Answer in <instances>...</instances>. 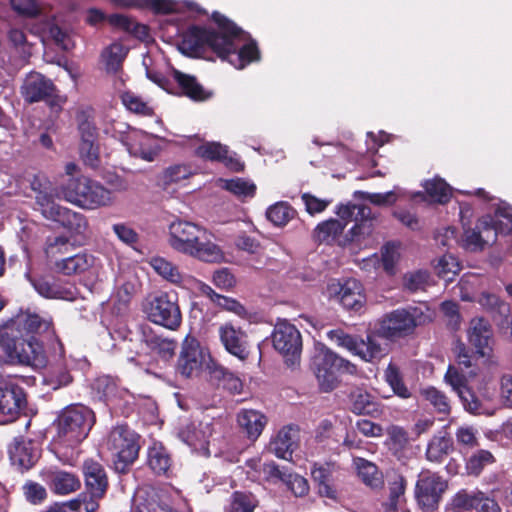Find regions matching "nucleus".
<instances>
[{
	"label": "nucleus",
	"mask_w": 512,
	"mask_h": 512,
	"mask_svg": "<svg viewBox=\"0 0 512 512\" xmlns=\"http://www.w3.org/2000/svg\"><path fill=\"white\" fill-rule=\"evenodd\" d=\"M23 494L25 499L34 505H39L43 503L47 498V490L46 488L34 481H27L23 487Z\"/></svg>",
	"instance_id": "obj_56"
},
{
	"label": "nucleus",
	"mask_w": 512,
	"mask_h": 512,
	"mask_svg": "<svg viewBox=\"0 0 512 512\" xmlns=\"http://www.w3.org/2000/svg\"><path fill=\"white\" fill-rule=\"evenodd\" d=\"M141 9H150L155 14L168 15L178 11V5L173 0H142Z\"/></svg>",
	"instance_id": "obj_58"
},
{
	"label": "nucleus",
	"mask_w": 512,
	"mask_h": 512,
	"mask_svg": "<svg viewBox=\"0 0 512 512\" xmlns=\"http://www.w3.org/2000/svg\"><path fill=\"white\" fill-rule=\"evenodd\" d=\"M55 92L56 86L52 80L37 72L30 73L21 87V94L28 103L45 101L52 106Z\"/></svg>",
	"instance_id": "obj_18"
},
{
	"label": "nucleus",
	"mask_w": 512,
	"mask_h": 512,
	"mask_svg": "<svg viewBox=\"0 0 512 512\" xmlns=\"http://www.w3.org/2000/svg\"><path fill=\"white\" fill-rule=\"evenodd\" d=\"M172 76L180 89L179 95L185 96L194 102H204L213 95L211 91L206 90L198 81L197 77L184 73L178 69L172 70ZM172 94H175L174 92Z\"/></svg>",
	"instance_id": "obj_25"
},
{
	"label": "nucleus",
	"mask_w": 512,
	"mask_h": 512,
	"mask_svg": "<svg viewBox=\"0 0 512 512\" xmlns=\"http://www.w3.org/2000/svg\"><path fill=\"white\" fill-rule=\"evenodd\" d=\"M94 413L83 405L67 407L57 420V435L54 439L61 459L72 461L76 456L75 447L88 435L94 424Z\"/></svg>",
	"instance_id": "obj_6"
},
{
	"label": "nucleus",
	"mask_w": 512,
	"mask_h": 512,
	"mask_svg": "<svg viewBox=\"0 0 512 512\" xmlns=\"http://www.w3.org/2000/svg\"><path fill=\"white\" fill-rule=\"evenodd\" d=\"M426 400L440 413L447 414L450 410V405L447 397L438 391L434 386H431L424 391Z\"/></svg>",
	"instance_id": "obj_60"
},
{
	"label": "nucleus",
	"mask_w": 512,
	"mask_h": 512,
	"mask_svg": "<svg viewBox=\"0 0 512 512\" xmlns=\"http://www.w3.org/2000/svg\"><path fill=\"white\" fill-rule=\"evenodd\" d=\"M257 506L258 500L253 494L236 491L225 506V512H254Z\"/></svg>",
	"instance_id": "obj_43"
},
{
	"label": "nucleus",
	"mask_w": 512,
	"mask_h": 512,
	"mask_svg": "<svg viewBox=\"0 0 512 512\" xmlns=\"http://www.w3.org/2000/svg\"><path fill=\"white\" fill-rule=\"evenodd\" d=\"M168 243L175 251L204 262L217 263L224 258L221 248L207 239L206 229L190 221L171 222Z\"/></svg>",
	"instance_id": "obj_5"
},
{
	"label": "nucleus",
	"mask_w": 512,
	"mask_h": 512,
	"mask_svg": "<svg viewBox=\"0 0 512 512\" xmlns=\"http://www.w3.org/2000/svg\"><path fill=\"white\" fill-rule=\"evenodd\" d=\"M211 19L217 29L191 25L182 33L179 50L184 55L199 58L211 50L220 59H227L236 51L235 39L244 36V30L218 11Z\"/></svg>",
	"instance_id": "obj_3"
},
{
	"label": "nucleus",
	"mask_w": 512,
	"mask_h": 512,
	"mask_svg": "<svg viewBox=\"0 0 512 512\" xmlns=\"http://www.w3.org/2000/svg\"><path fill=\"white\" fill-rule=\"evenodd\" d=\"M453 442L445 435H435L428 443L426 458L430 462L440 463L452 451Z\"/></svg>",
	"instance_id": "obj_41"
},
{
	"label": "nucleus",
	"mask_w": 512,
	"mask_h": 512,
	"mask_svg": "<svg viewBox=\"0 0 512 512\" xmlns=\"http://www.w3.org/2000/svg\"><path fill=\"white\" fill-rule=\"evenodd\" d=\"M73 248L66 236L49 237L46 241L45 253L48 258H56L58 255L67 254Z\"/></svg>",
	"instance_id": "obj_54"
},
{
	"label": "nucleus",
	"mask_w": 512,
	"mask_h": 512,
	"mask_svg": "<svg viewBox=\"0 0 512 512\" xmlns=\"http://www.w3.org/2000/svg\"><path fill=\"white\" fill-rule=\"evenodd\" d=\"M75 120L80 136V157L86 166L92 169H98L101 159L98 143V128L95 122V110L90 106L80 108L76 112Z\"/></svg>",
	"instance_id": "obj_8"
},
{
	"label": "nucleus",
	"mask_w": 512,
	"mask_h": 512,
	"mask_svg": "<svg viewBox=\"0 0 512 512\" xmlns=\"http://www.w3.org/2000/svg\"><path fill=\"white\" fill-rule=\"evenodd\" d=\"M149 321L175 331L182 324V313L177 296L161 292L152 297L144 307Z\"/></svg>",
	"instance_id": "obj_11"
},
{
	"label": "nucleus",
	"mask_w": 512,
	"mask_h": 512,
	"mask_svg": "<svg viewBox=\"0 0 512 512\" xmlns=\"http://www.w3.org/2000/svg\"><path fill=\"white\" fill-rule=\"evenodd\" d=\"M211 299L223 309L232 312L243 319H246L248 317V312L246 308L238 300L234 298H230L213 292V296H211Z\"/></svg>",
	"instance_id": "obj_55"
},
{
	"label": "nucleus",
	"mask_w": 512,
	"mask_h": 512,
	"mask_svg": "<svg viewBox=\"0 0 512 512\" xmlns=\"http://www.w3.org/2000/svg\"><path fill=\"white\" fill-rule=\"evenodd\" d=\"M460 397L466 410L480 414L485 411L484 404L493 401L497 386H452Z\"/></svg>",
	"instance_id": "obj_19"
},
{
	"label": "nucleus",
	"mask_w": 512,
	"mask_h": 512,
	"mask_svg": "<svg viewBox=\"0 0 512 512\" xmlns=\"http://www.w3.org/2000/svg\"><path fill=\"white\" fill-rule=\"evenodd\" d=\"M48 484L57 495H68L81 487L80 479L75 474L63 470L49 472Z\"/></svg>",
	"instance_id": "obj_34"
},
{
	"label": "nucleus",
	"mask_w": 512,
	"mask_h": 512,
	"mask_svg": "<svg viewBox=\"0 0 512 512\" xmlns=\"http://www.w3.org/2000/svg\"><path fill=\"white\" fill-rule=\"evenodd\" d=\"M236 51L231 53L226 60L237 69H243L246 65L259 61L261 53L257 42L250 34L244 31V36L235 39Z\"/></svg>",
	"instance_id": "obj_24"
},
{
	"label": "nucleus",
	"mask_w": 512,
	"mask_h": 512,
	"mask_svg": "<svg viewBox=\"0 0 512 512\" xmlns=\"http://www.w3.org/2000/svg\"><path fill=\"white\" fill-rule=\"evenodd\" d=\"M311 475L313 480L318 485V492L321 496L327 497V498H335L336 492L333 489V487L330 485V473L328 469L322 467V466H314V468L311 471Z\"/></svg>",
	"instance_id": "obj_52"
},
{
	"label": "nucleus",
	"mask_w": 512,
	"mask_h": 512,
	"mask_svg": "<svg viewBox=\"0 0 512 512\" xmlns=\"http://www.w3.org/2000/svg\"><path fill=\"white\" fill-rule=\"evenodd\" d=\"M423 187L432 202L446 204L451 199V188L442 178L426 180Z\"/></svg>",
	"instance_id": "obj_42"
},
{
	"label": "nucleus",
	"mask_w": 512,
	"mask_h": 512,
	"mask_svg": "<svg viewBox=\"0 0 512 512\" xmlns=\"http://www.w3.org/2000/svg\"><path fill=\"white\" fill-rule=\"evenodd\" d=\"M82 470L86 491L96 497H104L108 488V478L102 464L93 459H87L83 463Z\"/></svg>",
	"instance_id": "obj_26"
},
{
	"label": "nucleus",
	"mask_w": 512,
	"mask_h": 512,
	"mask_svg": "<svg viewBox=\"0 0 512 512\" xmlns=\"http://www.w3.org/2000/svg\"><path fill=\"white\" fill-rule=\"evenodd\" d=\"M446 488L447 483L441 476L429 471L422 472L415 490L419 505L430 510L436 508Z\"/></svg>",
	"instance_id": "obj_15"
},
{
	"label": "nucleus",
	"mask_w": 512,
	"mask_h": 512,
	"mask_svg": "<svg viewBox=\"0 0 512 512\" xmlns=\"http://www.w3.org/2000/svg\"><path fill=\"white\" fill-rule=\"evenodd\" d=\"M296 214L295 209L287 202H278L266 211L267 219L275 226H285Z\"/></svg>",
	"instance_id": "obj_44"
},
{
	"label": "nucleus",
	"mask_w": 512,
	"mask_h": 512,
	"mask_svg": "<svg viewBox=\"0 0 512 512\" xmlns=\"http://www.w3.org/2000/svg\"><path fill=\"white\" fill-rule=\"evenodd\" d=\"M505 219H494L491 216L483 217L479 220L475 229L465 228L461 238L462 246L471 251L482 250L487 242L482 233H492V240L495 241L497 234H509L512 232V213L501 214Z\"/></svg>",
	"instance_id": "obj_13"
},
{
	"label": "nucleus",
	"mask_w": 512,
	"mask_h": 512,
	"mask_svg": "<svg viewBox=\"0 0 512 512\" xmlns=\"http://www.w3.org/2000/svg\"><path fill=\"white\" fill-rule=\"evenodd\" d=\"M328 291L346 310L357 312L366 302L363 286L355 278H349L342 283H332L328 286Z\"/></svg>",
	"instance_id": "obj_16"
},
{
	"label": "nucleus",
	"mask_w": 512,
	"mask_h": 512,
	"mask_svg": "<svg viewBox=\"0 0 512 512\" xmlns=\"http://www.w3.org/2000/svg\"><path fill=\"white\" fill-rule=\"evenodd\" d=\"M190 167L183 164L170 166L163 172V182L165 185L177 183L191 176Z\"/></svg>",
	"instance_id": "obj_59"
},
{
	"label": "nucleus",
	"mask_w": 512,
	"mask_h": 512,
	"mask_svg": "<svg viewBox=\"0 0 512 512\" xmlns=\"http://www.w3.org/2000/svg\"><path fill=\"white\" fill-rule=\"evenodd\" d=\"M283 482L296 497L306 496L309 492L308 481L298 474L288 473Z\"/></svg>",
	"instance_id": "obj_61"
},
{
	"label": "nucleus",
	"mask_w": 512,
	"mask_h": 512,
	"mask_svg": "<svg viewBox=\"0 0 512 512\" xmlns=\"http://www.w3.org/2000/svg\"><path fill=\"white\" fill-rule=\"evenodd\" d=\"M353 463L363 483L374 489L382 487L383 476L374 463L363 458H354Z\"/></svg>",
	"instance_id": "obj_36"
},
{
	"label": "nucleus",
	"mask_w": 512,
	"mask_h": 512,
	"mask_svg": "<svg viewBox=\"0 0 512 512\" xmlns=\"http://www.w3.org/2000/svg\"><path fill=\"white\" fill-rule=\"evenodd\" d=\"M11 6L15 12L27 18H35L41 13L37 0H11Z\"/></svg>",
	"instance_id": "obj_63"
},
{
	"label": "nucleus",
	"mask_w": 512,
	"mask_h": 512,
	"mask_svg": "<svg viewBox=\"0 0 512 512\" xmlns=\"http://www.w3.org/2000/svg\"><path fill=\"white\" fill-rule=\"evenodd\" d=\"M237 423L246 437L255 441L265 428L267 417L257 410L242 409L237 414Z\"/></svg>",
	"instance_id": "obj_30"
},
{
	"label": "nucleus",
	"mask_w": 512,
	"mask_h": 512,
	"mask_svg": "<svg viewBox=\"0 0 512 512\" xmlns=\"http://www.w3.org/2000/svg\"><path fill=\"white\" fill-rule=\"evenodd\" d=\"M12 463L23 469H30L39 458V449L31 440L17 437L9 446Z\"/></svg>",
	"instance_id": "obj_27"
},
{
	"label": "nucleus",
	"mask_w": 512,
	"mask_h": 512,
	"mask_svg": "<svg viewBox=\"0 0 512 512\" xmlns=\"http://www.w3.org/2000/svg\"><path fill=\"white\" fill-rule=\"evenodd\" d=\"M461 267L457 259L451 254H445L439 258L435 270L437 275L445 281H453Z\"/></svg>",
	"instance_id": "obj_51"
},
{
	"label": "nucleus",
	"mask_w": 512,
	"mask_h": 512,
	"mask_svg": "<svg viewBox=\"0 0 512 512\" xmlns=\"http://www.w3.org/2000/svg\"><path fill=\"white\" fill-rule=\"evenodd\" d=\"M224 189L240 198H252L256 193V185L243 178L225 180Z\"/></svg>",
	"instance_id": "obj_49"
},
{
	"label": "nucleus",
	"mask_w": 512,
	"mask_h": 512,
	"mask_svg": "<svg viewBox=\"0 0 512 512\" xmlns=\"http://www.w3.org/2000/svg\"><path fill=\"white\" fill-rule=\"evenodd\" d=\"M52 321L35 313L17 315L0 322V348L12 364L44 368L47 357L37 335L48 333Z\"/></svg>",
	"instance_id": "obj_1"
},
{
	"label": "nucleus",
	"mask_w": 512,
	"mask_h": 512,
	"mask_svg": "<svg viewBox=\"0 0 512 512\" xmlns=\"http://www.w3.org/2000/svg\"><path fill=\"white\" fill-rule=\"evenodd\" d=\"M135 512H176L171 506L169 494L156 487L137 489L134 496Z\"/></svg>",
	"instance_id": "obj_17"
},
{
	"label": "nucleus",
	"mask_w": 512,
	"mask_h": 512,
	"mask_svg": "<svg viewBox=\"0 0 512 512\" xmlns=\"http://www.w3.org/2000/svg\"><path fill=\"white\" fill-rule=\"evenodd\" d=\"M115 470L125 473L138 457L139 444L136 434L126 425L114 427L107 441Z\"/></svg>",
	"instance_id": "obj_9"
},
{
	"label": "nucleus",
	"mask_w": 512,
	"mask_h": 512,
	"mask_svg": "<svg viewBox=\"0 0 512 512\" xmlns=\"http://www.w3.org/2000/svg\"><path fill=\"white\" fill-rule=\"evenodd\" d=\"M345 227L346 223H342L337 219H329L317 225L315 229L316 238L320 242H329L342 234Z\"/></svg>",
	"instance_id": "obj_47"
},
{
	"label": "nucleus",
	"mask_w": 512,
	"mask_h": 512,
	"mask_svg": "<svg viewBox=\"0 0 512 512\" xmlns=\"http://www.w3.org/2000/svg\"><path fill=\"white\" fill-rule=\"evenodd\" d=\"M476 375L477 367L472 364V356L469 354L465 344L459 342L457 345V366L449 365L445 374L446 384H468Z\"/></svg>",
	"instance_id": "obj_20"
},
{
	"label": "nucleus",
	"mask_w": 512,
	"mask_h": 512,
	"mask_svg": "<svg viewBox=\"0 0 512 512\" xmlns=\"http://www.w3.org/2000/svg\"><path fill=\"white\" fill-rule=\"evenodd\" d=\"M151 266L157 274L162 276L165 280L178 284L182 282V275L178 267L172 262L167 261L163 257H154L150 262Z\"/></svg>",
	"instance_id": "obj_46"
},
{
	"label": "nucleus",
	"mask_w": 512,
	"mask_h": 512,
	"mask_svg": "<svg viewBox=\"0 0 512 512\" xmlns=\"http://www.w3.org/2000/svg\"><path fill=\"white\" fill-rule=\"evenodd\" d=\"M310 369L319 384H335L338 376L344 373L355 374L357 367L340 357L329 348L323 347L312 357Z\"/></svg>",
	"instance_id": "obj_10"
},
{
	"label": "nucleus",
	"mask_w": 512,
	"mask_h": 512,
	"mask_svg": "<svg viewBox=\"0 0 512 512\" xmlns=\"http://www.w3.org/2000/svg\"><path fill=\"white\" fill-rule=\"evenodd\" d=\"M52 221L59 223L65 229L76 235H82L88 228L86 217L66 207L59 209V215L52 218Z\"/></svg>",
	"instance_id": "obj_35"
},
{
	"label": "nucleus",
	"mask_w": 512,
	"mask_h": 512,
	"mask_svg": "<svg viewBox=\"0 0 512 512\" xmlns=\"http://www.w3.org/2000/svg\"><path fill=\"white\" fill-rule=\"evenodd\" d=\"M495 461L493 454L488 450H478L466 461V471L469 475L478 476L485 466Z\"/></svg>",
	"instance_id": "obj_48"
},
{
	"label": "nucleus",
	"mask_w": 512,
	"mask_h": 512,
	"mask_svg": "<svg viewBox=\"0 0 512 512\" xmlns=\"http://www.w3.org/2000/svg\"><path fill=\"white\" fill-rule=\"evenodd\" d=\"M102 498L86 491L79 494L77 498L64 503L69 512H96L99 508V501Z\"/></svg>",
	"instance_id": "obj_45"
},
{
	"label": "nucleus",
	"mask_w": 512,
	"mask_h": 512,
	"mask_svg": "<svg viewBox=\"0 0 512 512\" xmlns=\"http://www.w3.org/2000/svg\"><path fill=\"white\" fill-rule=\"evenodd\" d=\"M27 403L21 386H0V415L2 422L15 420Z\"/></svg>",
	"instance_id": "obj_22"
},
{
	"label": "nucleus",
	"mask_w": 512,
	"mask_h": 512,
	"mask_svg": "<svg viewBox=\"0 0 512 512\" xmlns=\"http://www.w3.org/2000/svg\"><path fill=\"white\" fill-rule=\"evenodd\" d=\"M143 341L152 351L156 352L163 359L171 358L177 347L175 340L162 338L156 335L151 329H149V331H143Z\"/></svg>",
	"instance_id": "obj_38"
},
{
	"label": "nucleus",
	"mask_w": 512,
	"mask_h": 512,
	"mask_svg": "<svg viewBox=\"0 0 512 512\" xmlns=\"http://www.w3.org/2000/svg\"><path fill=\"white\" fill-rule=\"evenodd\" d=\"M64 200L84 209H96L111 203V191L88 177L69 178L61 185Z\"/></svg>",
	"instance_id": "obj_7"
},
{
	"label": "nucleus",
	"mask_w": 512,
	"mask_h": 512,
	"mask_svg": "<svg viewBox=\"0 0 512 512\" xmlns=\"http://www.w3.org/2000/svg\"><path fill=\"white\" fill-rule=\"evenodd\" d=\"M406 489V480L401 475H396L394 480L389 483V505L396 509L401 499L404 497Z\"/></svg>",
	"instance_id": "obj_64"
},
{
	"label": "nucleus",
	"mask_w": 512,
	"mask_h": 512,
	"mask_svg": "<svg viewBox=\"0 0 512 512\" xmlns=\"http://www.w3.org/2000/svg\"><path fill=\"white\" fill-rule=\"evenodd\" d=\"M416 327L414 314L407 309L399 308L384 314L379 319L375 331L368 333L365 339L359 335L348 334L342 329L328 331L327 338L362 360L373 362L387 354L386 347L378 341V337L387 340L404 338L413 334Z\"/></svg>",
	"instance_id": "obj_2"
},
{
	"label": "nucleus",
	"mask_w": 512,
	"mask_h": 512,
	"mask_svg": "<svg viewBox=\"0 0 512 512\" xmlns=\"http://www.w3.org/2000/svg\"><path fill=\"white\" fill-rule=\"evenodd\" d=\"M35 290L43 297L48 299H64L67 291L60 285L50 282L45 278L36 279L33 282Z\"/></svg>",
	"instance_id": "obj_53"
},
{
	"label": "nucleus",
	"mask_w": 512,
	"mask_h": 512,
	"mask_svg": "<svg viewBox=\"0 0 512 512\" xmlns=\"http://www.w3.org/2000/svg\"><path fill=\"white\" fill-rule=\"evenodd\" d=\"M123 105L131 112L141 116L151 117L154 115V109L148 105L140 96L132 92H125L122 96Z\"/></svg>",
	"instance_id": "obj_50"
},
{
	"label": "nucleus",
	"mask_w": 512,
	"mask_h": 512,
	"mask_svg": "<svg viewBox=\"0 0 512 512\" xmlns=\"http://www.w3.org/2000/svg\"><path fill=\"white\" fill-rule=\"evenodd\" d=\"M148 465L158 475H165L171 467V458L166 448L154 443L148 450Z\"/></svg>",
	"instance_id": "obj_40"
},
{
	"label": "nucleus",
	"mask_w": 512,
	"mask_h": 512,
	"mask_svg": "<svg viewBox=\"0 0 512 512\" xmlns=\"http://www.w3.org/2000/svg\"><path fill=\"white\" fill-rule=\"evenodd\" d=\"M108 23L114 29L123 31L141 42H150V28L148 25L139 23L134 17L114 13L108 17Z\"/></svg>",
	"instance_id": "obj_28"
},
{
	"label": "nucleus",
	"mask_w": 512,
	"mask_h": 512,
	"mask_svg": "<svg viewBox=\"0 0 512 512\" xmlns=\"http://www.w3.org/2000/svg\"><path fill=\"white\" fill-rule=\"evenodd\" d=\"M94 264L93 255L87 252H79L55 261L58 272L70 276L87 271Z\"/></svg>",
	"instance_id": "obj_32"
},
{
	"label": "nucleus",
	"mask_w": 512,
	"mask_h": 512,
	"mask_svg": "<svg viewBox=\"0 0 512 512\" xmlns=\"http://www.w3.org/2000/svg\"><path fill=\"white\" fill-rule=\"evenodd\" d=\"M352 409L356 414H372L376 411V404L370 394L359 391L353 396Z\"/></svg>",
	"instance_id": "obj_57"
},
{
	"label": "nucleus",
	"mask_w": 512,
	"mask_h": 512,
	"mask_svg": "<svg viewBox=\"0 0 512 512\" xmlns=\"http://www.w3.org/2000/svg\"><path fill=\"white\" fill-rule=\"evenodd\" d=\"M195 156L211 162H220L234 172H242L244 163L240 159L230 156L228 146L219 142H206L195 149Z\"/></svg>",
	"instance_id": "obj_21"
},
{
	"label": "nucleus",
	"mask_w": 512,
	"mask_h": 512,
	"mask_svg": "<svg viewBox=\"0 0 512 512\" xmlns=\"http://www.w3.org/2000/svg\"><path fill=\"white\" fill-rule=\"evenodd\" d=\"M298 438L299 429L297 426H284L271 441L270 449L278 458L288 459L297 447Z\"/></svg>",
	"instance_id": "obj_29"
},
{
	"label": "nucleus",
	"mask_w": 512,
	"mask_h": 512,
	"mask_svg": "<svg viewBox=\"0 0 512 512\" xmlns=\"http://www.w3.org/2000/svg\"><path fill=\"white\" fill-rule=\"evenodd\" d=\"M215 424L213 418L204 417L198 423L192 422L182 427L178 432V437L193 450L209 456L208 446L210 438L215 432Z\"/></svg>",
	"instance_id": "obj_14"
},
{
	"label": "nucleus",
	"mask_w": 512,
	"mask_h": 512,
	"mask_svg": "<svg viewBox=\"0 0 512 512\" xmlns=\"http://www.w3.org/2000/svg\"><path fill=\"white\" fill-rule=\"evenodd\" d=\"M354 220L355 225L348 231L345 236L347 242H361V238L368 236L372 232V211L371 208L365 205H357Z\"/></svg>",
	"instance_id": "obj_33"
},
{
	"label": "nucleus",
	"mask_w": 512,
	"mask_h": 512,
	"mask_svg": "<svg viewBox=\"0 0 512 512\" xmlns=\"http://www.w3.org/2000/svg\"><path fill=\"white\" fill-rule=\"evenodd\" d=\"M272 344L284 358L288 367L299 366L302 353V336L295 325L286 320L275 324L272 332Z\"/></svg>",
	"instance_id": "obj_12"
},
{
	"label": "nucleus",
	"mask_w": 512,
	"mask_h": 512,
	"mask_svg": "<svg viewBox=\"0 0 512 512\" xmlns=\"http://www.w3.org/2000/svg\"><path fill=\"white\" fill-rule=\"evenodd\" d=\"M480 491L468 492L466 490L459 491L453 498V506L455 508L472 510L477 508Z\"/></svg>",
	"instance_id": "obj_62"
},
{
	"label": "nucleus",
	"mask_w": 512,
	"mask_h": 512,
	"mask_svg": "<svg viewBox=\"0 0 512 512\" xmlns=\"http://www.w3.org/2000/svg\"><path fill=\"white\" fill-rule=\"evenodd\" d=\"M221 343L231 355L240 360H246L249 356L247 333L241 328L226 323L219 328Z\"/></svg>",
	"instance_id": "obj_23"
},
{
	"label": "nucleus",
	"mask_w": 512,
	"mask_h": 512,
	"mask_svg": "<svg viewBox=\"0 0 512 512\" xmlns=\"http://www.w3.org/2000/svg\"><path fill=\"white\" fill-rule=\"evenodd\" d=\"M492 337V330L489 322L484 318H475L471 320L468 331V340L475 348V353L479 357H484L489 348V341Z\"/></svg>",
	"instance_id": "obj_31"
},
{
	"label": "nucleus",
	"mask_w": 512,
	"mask_h": 512,
	"mask_svg": "<svg viewBox=\"0 0 512 512\" xmlns=\"http://www.w3.org/2000/svg\"><path fill=\"white\" fill-rule=\"evenodd\" d=\"M176 371L185 379H204L210 382L242 384L237 373L228 370L205 353L200 342L194 337H186L182 343Z\"/></svg>",
	"instance_id": "obj_4"
},
{
	"label": "nucleus",
	"mask_w": 512,
	"mask_h": 512,
	"mask_svg": "<svg viewBox=\"0 0 512 512\" xmlns=\"http://www.w3.org/2000/svg\"><path fill=\"white\" fill-rule=\"evenodd\" d=\"M63 198L61 194V186L59 189L53 188L44 193L35 195V204L38 206L39 211L48 220H52L55 216L59 215V209L62 207L55 202V198Z\"/></svg>",
	"instance_id": "obj_39"
},
{
	"label": "nucleus",
	"mask_w": 512,
	"mask_h": 512,
	"mask_svg": "<svg viewBox=\"0 0 512 512\" xmlns=\"http://www.w3.org/2000/svg\"><path fill=\"white\" fill-rule=\"evenodd\" d=\"M127 54L128 49L123 44L114 42L109 45L101 54L106 71L112 74L121 71Z\"/></svg>",
	"instance_id": "obj_37"
}]
</instances>
